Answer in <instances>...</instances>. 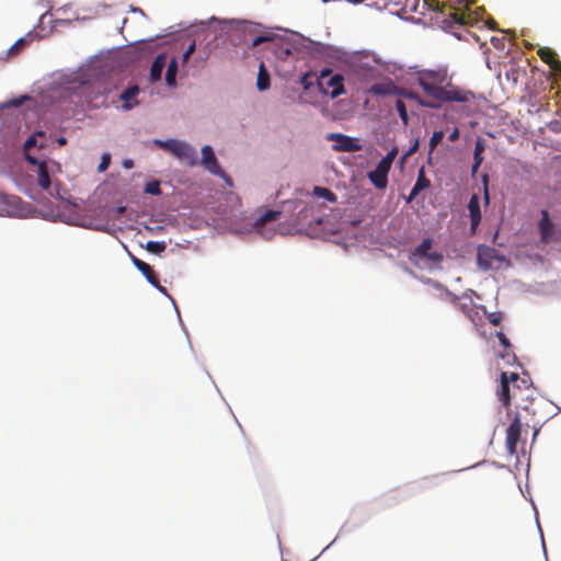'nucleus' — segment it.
Here are the masks:
<instances>
[{
  "label": "nucleus",
  "mask_w": 561,
  "mask_h": 561,
  "mask_svg": "<svg viewBox=\"0 0 561 561\" xmlns=\"http://www.w3.org/2000/svg\"><path fill=\"white\" fill-rule=\"evenodd\" d=\"M417 83L425 94L436 102H459L467 103L473 99V93L460 89L451 83L447 69L422 70L417 72Z\"/></svg>",
  "instance_id": "1"
},
{
  "label": "nucleus",
  "mask_w": 561,
  "mask_h": 561,
  "mask_svg": "<svg viewBox=\"0 0 561 561\" xmlns=\"http://www.w3.org/2000/svg\"><path fill=\"white\" fill-rule=\"evenodd\" d=\"M496 396L502 405L508 409L514 401L515 404L527 399H534L535 389L530 386L527 379L519 378L516 373L501 374V385L496 391Z\"/></svg>",
  "instance_id": "2"
},
{
  "label": "nucleus",
  "mask_w": 561,
  "mask_h": 561,
  "mask_svg": "<svg viewBox=\"0 0 561 561\" xmlns=\"http://www.w3.org/2000/svg\"><path fill=\"white\" fill-rule=\"evenodd\" d=\"M353 78L360 84V89L368 88L373 82L381 79L383 70L379 61L367 55L356 59L351 67Z\"/></svg>",
  "instance_id": "3"
},
{
  "label": "nucleus",
  "mask_w": 561,
  "mask_h": 561,
  "mask_svg": "<svg viewBox=\"0 0 561 561\" xmlns=\"http://www.w3.org/2000/svg\"><path fill=\"white\" fill-rule=\"evenodd\" d=\"M437 10L446 14L447 22L451 25H468L471 23V15L465 11L469 10V0H445L436 2Z\"/></svg>",
  "instance_id": "4"
},
{
  "label": "nucleus",
  "mask_w": 561,
  "mask_h": 561,
  "mask_svg": "<svg viewBox=\"0 0 561 561\" xmlns=\"http://www.w3.org/2000/svg\"><path fill=\"white\" fill-rule=\"evenodd\" d=\"M317 81L320 91L335 99L345 93L344 77L340 73H333L331 68H324L317 76Z\"/></svg>",
  "instance_id": "5"
},
{
  "label": "nucleus",
  "mask_w": 561,
  "mask_h": 561,
  "mask_svg": "<svg viewBox=\"0 0 561 561\" xmlns=\"http://www.w3.org/2000/svg\"><path fill=\"white\" fill-rule=\"evenodd\" d=\"M156 144L174 154L176 158L185 161L187 164L194 165L196 163V151L188 144L175 139L156 140Z\"/></svg>",
  "instance_id": "6"
},
{
  "label": "nucleus",
  "mask_w": 561,
  "mask_h": 561,
  "mask_svg": "<svg viewBox=\"0 0 561 561\" xmlns=\"http://www.w3.org/2000/svg\"><path fill=\"white\" fill-rule=\"evenodd\" d=\"M525 416L522 415L520 412H516L514 420L510 424V426L506 430V450L511 456L516 455L517 453V444L520 439V433H522V420Z\"/></svg>",
  "instance_id": "7"
},
{
  "label": "nucleus",
  "mask_w": 561,
  "mask_h": 561,
  "mask_svg": "<svg viewBox=\"0 0 561 561\" xmlns=\"http://www.w3.org/2000/svg\"><path fill=\"white\" fill-rule=\"evenodd\" d=\"M328 139L335 141V145H333L335 151L354 152L362 149L360 144L356 139L343 134H330Z\"/></svg>",
  "instance_id": "8"
},
{
  "label": "nucleus",
  "mask_w": 561,
  "mask_h": 561,
  "mask_svg": "<svg viewBox=\"0 0 561 561\" xmlns=\"http://www.w3.org/2000/svg\"><path fill=\"white\" fill-rule=\"evenodd\" d=\"M364 92L374 96L391 95L394 92V81L382 76L380 80L373 82L368 88H364Z\"/></svg>",
  "instance_id": "9"
},
{
  "label": "nucleus",
  "mask_w": 561,
  "mask_h": 561,
  "mask_svg": "<svg viewBox=\"0 0 561 561\" xmlns=\"http://www.w3.org/2000/svg\"><path fill=\"white\" fill-rule=\"evenodd\" d=\"M130 260L136 268L146 277L148 283L156 287L159 291L165 293V288L161 286L153 268L146 262L129 253Z\"/></svg>",
  "instance_id": "10"
},
{
  "label": "nucleus",
  "mask_w": 561,
  "mask_h": 561,
  "mask_svg": "<svg viewBox=\"0 0 561 561\" xmlns=\"http://www.w3.org/2000/svg\"><path fill=\"white\" fill-rule=\"evenodd\" d=\"M202 164L210 173L219 176H224L225 173L218 164L217 158L215 157L214 150L210 146L206 145L202 148Z\"/></svg>",
  "instance_id": "11"
},
{
  "label": "nucleus",
  "mask_w": 561,
  "mask_h": 561,
  "mask_svg": "<svg viewBox=\"0 0 561 561\" xmlns=\"http://www.w3.org/2000/svg\"><path fill=\"white\" fill-rule=\"evenodd\" d=\"M391 168L378 162L375 170L368 173L369 181L379 190H383L388 185V173Z\"/></svg>",
  "instance_id": "12"
},
{
  "label": "nucleus",
  "mask_w": 561,
  "mask_h": 561,
  "mask_svg": "<svg viewBox=\"0 0 561 561\" xmlns=\"http://www.w3.org/2000/svg\"><path fill=\"white\" fill-rule=\"evenodd\" d=\"M468 210L470 215V230L476 233L478 226L481 221L480 199L477 194H473L468 204Z\"/></svg>",
  "instance_id": "13"
},
{
  "label": "nucleus",
  "mask_w": 561,
  "mask_h": 561,
  "mask_svg": "<svg viewBox=\"0 0 561 561\" xmlns=\"http://www.w3.org/2000/svg\"><path fill=\"white\" fill-rule=\"evenodd\" d=\"M496 257V250L488 245H479L477 250L478 265L483 270L492 266L493 260Z\"/></svg>",
  "instance_id": "14"
},
{
  "label": "nucleus",
  "mask_w": 561,
  "mask_h": 561,
  "mask_svg": "<svg viewBox=\"0 0 561 561\" xmlns=\"http://www.w3.org/2000/svg\"><path fill=\"white\" fill-rule=\"evenodd\" d=\"M554 225L550 220L549 213L547 210L541 211V219L539 221L540 240L543 243H549L553 240Z\"/></svg>",
  "instance_id": "15"
},
{
  "label": "nucleus",
  "mask_w": 561,
  "mask_h": 561,
  "mask_svg": "<svg viewBox=\"0 0 561 561\" xmlns=\"http://www.w3.org/2000/svg\"><path fill=\"white\" fill-rule=\"evenodd\" d=\"M32 164H37V183L43 190H48L51 185L49 172L45 162H37L35 158L28 157Z\"/></svg>",
  "instance_id": "16"
},
{
  "label": "nucleus",
  "mask_w": 561,
  "mask_h": 561,
  "mask_svg": "<svg viewBox=\"0 0 561 561\" xmlns=\"http://www.w3.org/2000/svg\"><path fill=\"white\" fill-rule=\"evenodd\" d=\"M431 181L425 176L423 169L420 170L415 184L413 185L408 198L407 203H411L421 191L430 187Z\"/></svg>",
  "instance_id": "17"
},
{
  "label": "nucleus",
  "mask_w": 561,
  "mask_h": 561,
  "mask_svg": "<svg viewBox=\"0 0 561 561\" xmlns=\"http://www.w3.org/2000/svg\"><path fill=\"white\" fill-rule=\"evenodd\" d=\"M167 64V55L164 53L159 54L153 60L150 69L151 81H158L161 79L163 68Z\"/></svg>",
  "instance_id": "18"
},
{
  "label": "nucleus",
  "mask_w": 561,
  "mask_h": 561,
  "mask_svg": "<svg viewBox=\"0 0 561 561\" xmlns=\"http://www.w3.org/2000/svg\"><path fill=\"white\" fill-rule=\"evenodd\" d=\"M280 210L267 209L255 219L253 228L255 230H259L263 228L267 222L277 220L280 217Z\"/></svg>",
  "instance_id": "19"
},
{
  "label": "nucleus",
  "mask_w": 561,
  "mask_h": 561,
  "mask_svg": "<svg viewBox=\"0 0 561 561\" xmlns=\"http://www.w3.org/2000/svg\"><path fill=\"white\" fill-rule=\"evenodd\" d=\"M271 85L270 73L266 70L263 62L260 64L257 78H256V88L259 91H265Z\"/></svg>",
  "instance_id": "20"
},
{
  "label": "nucleus",
  "mask_w": 561,
  "mask_h": 561,
  "mask_svg": "<svg viewBox=\"0 0 561 561\" xmlns=\"http://www.w3.org/2000/svg\"><path fill=\"white\" fill-rule=\"evenodd\" d=\"M484 149H485L484 141L482 139H478L476 141L474 151H473L474 163H473L472 170H471L472 174H474L478 171L479 167L481 165V163L483 161Z\"/></svg>",
  "instance_id": "21"
},
{
  "label": "nucleus",
  "mask_w": 561,
  "mask_h": 561,
  "mask_svg": "<svg viewBox=\"0 0 561 561\" xmlns=\"http://www.w3.org/2000/svg\"><path fill=\"white\" fill-rule=\"evenodd\" d=\"M138 93L139 88L137 85L129 87L122 93L121 99L125 102L123 105L125 110H130L137 104V101H134V103H130V101L134 100Z\"/></svg>",
  "instance_id": "22"
},
{
  "label": "nucleus",
  "mask_w": 561,
  "mask_h": 561,
  "mask_svg": "<svg viewBox=\"0 0 561 561\" xmlns=\"http://www.w3.org/2000/svg\"><path fill=\"white\" fill-rule=\"evenodd\" d=\"M33 38L34 35L32 33H28L24 37H21L11 46V48L8 50V54L11 56L18 55L33 41Z\"/></svg>",
  "instance_id": "23"
},
{
  "label": "nucleus",
  "mask_w": 561,
  "mask_h": 561,
  "mask_svg": "<svg viewBox=\"0 0 561 561\" xmlns=\"http://www.w3.org/2000/svg\"><path fill=\"white\" fill-rule=\"evenodd\" d=\"M178 73V60L176 58H172L169 62L167 72H165V81L168 85H174L175 84V77Z\"/></svg>",
  "instance_id": "24"
},
{
  "label": "nucleus",
  "mask_w": 561,
  "mask_h": 561,
  "mask_svg": "<svg viewBox=\"0 0 561 561\" xmlns=\"http://www.w3.org/2000/svg\"><path fill=\"white\" fill-rule=\"evenodd\" d=\"M432 244H433V240L431 238H426L424 239L414 250H413V255H416V256H420V257H425L431 248H432Z\"/></svg>",
  "instance_id": "25"
},
{
  "label": "nucleus",
  "mask_w": 561,
  "mask_h": 561,
  "mask_svg": "<svg viewBox=\"0 0 561 561\" xmlns=\"http://www.w3.org/2000/svg\"><path fill=\"white\" fill-rule=\"evenodd\" d=\"M534 399H527V401H520L519 403L516 404V409H517V412H520L523 414V412H526L533 416L536 415V409L534 408Z\"/></svg>",
  "instance_id": "26"
},
{
  "label": "nucleus",
  "mask_w": 561,
  "mask_h": 561,
  "mask_svg": "<svg viewBox=\"0 0 561 561\" xmlns=\"http://www.w3.org/2000/svg\"><path fill=\"white\" fill-rule=\"evenodd\" d=\"M313 194L316 196H318V197H323V198H325L329 202H335L336 201L335 194L331 190H329L327 187L314 186Z\"/></svg>",
  "instance_id": "27"
},
{
  "label": "nucleus",
  "mask_w": 561,
  "mask_h": 561,
  "mask_svg": "<svg viewBox=\"0 0 561 561\" xmlns=\"http://www.w3.org/2000/svg\"><path fill=\"white\" fill-rule=\"evenodd\" d=\"M167 248L165 242L163 241H148L146 244V250L150 253L160 254Z\"/></svg>",
  "instance_id": "28"
},
{
  "label": "nucleus",
  "mask_w": 561,
  "mask_h": 561,
  "mask_svg": "<svg viewBox=\"0 0 561 561\" xmlns=\"http://www.w3.org/2000/svg\"><path fill=\"white\" fill-rule=\"evenodd\" d=\"M537 53L541 60L548 65L557 57V54L549 47H541Z\"/></svg>",
  "instance_id": "29"
},
{
  "label": "nucleus",
  "mask_w": 561,
  "mask_h": 561,
  "mask_svg": "<svg viewBox=\"0 0 561 561\" xmlns=\"http://www.w3.org/2000/svg\"><path fill=\"white\" fill-rule=\"evenodd\" d=\"M405 99H409V100H413V101H416L419 104H421L422 106H426V107H436L437 104L436 102H433V101H423L420 95L413 91H410L408 90V93H407V98Z\"/></svg>",
  "instance_id": "30"
},
{
  "label": "nucleus",
  "mask_w": 561,
  "mask_h": 561,
  "mask_svg": "<svg viewBox=\"0 0 561 561\" xmlns=\"http://www.w3.org/2000/svg\"><path fill=\"white\" fill-rule=\"evenodd\" d=\"M396 108L398 111V114H399L401 121L403 122L404 125H407L409 122V116H408V111H407L404 102L402 100H397Z\"/></svg>",
  "instance_id": "31"
},
{
  "label": "nucleus",
  "mask_w": 561,
  "mask_h": 561,
  "mask_svg": "<svg viewBox=\"0 0 561 561\" xmlns=\"http://www.w3.org/2000/svg\"><path fill=\"white\" fill-rule=\"evenodd\" d=\"M520 70L515 65H512L505 72L507 80H511L514 84L518 82Z\"/></svg>",
  "instance_id": "32"
},
{
  "label": "nucleus",
  "mask_w": 561,
  "mask_h": 561,
  "mask_svg": "<svg viewBox=\"0 0 561 561\" xmlns=\"http://www.w3.org/2000/svg\"><path fill=\"white\" fill-rule=\"evenodd\" d=\"M443 138H444L443 130L433 133V135L430 139V152L434 151V149L438 146V144L443 140Z\"/></svg>",
  "instance_id": "33"
},
{
  "label": "nucleus",
  "mask_w": 561,
  "mask_h": 561,
  "mask_svg": "<svg viewBox=\"0 0 561 561\" xmlns=\"http://www.w3.org/2000/svg\"><path fill=\"white\" fill-rule=\"evenodd\" d=\"M145 193L159 195L161 193L159 181H150L145 186Z\"/></svg>",
  "instance_id": "34"
},
{
  "label": "nucleus",
  "mask_w": 561,
  "mask_h": 561,
  "mask_svg": "<svg viewBox=\"0 0 561 561\" xmlns=\"http://www.w3.org/2000/svg\"><path fill=\"white\" fill-rule=\"evenodd\" d=\"M397 153H398V150L396 148H393L379 162L387 165L388 168H391L393 160L397 157Z\"/></svg>",
  "instance_id": "35"
},
{
  "label": "nucleus",
  "mask_w": 561,
  "mask_h": 561,
  "mask_svg": "<svg viewBox=\"0 0 561 561\" xmlns=\"http://www.w3.org/2000/svg\"><path fill=\"white\" fill-rule=\"evenodd\" d=\"M110 162H111V154L110 153H104L102 156V160L98 167V171L99 172H104L108 165H110Z\"/></svg>",
  "instance_id": "36"
},
{
  "label": "nucleus",
  "mask_w": 561,
  "mask_h": 561,
  "mask_svg": "<svg viewBox=\"0 0 561 561\" xmlns=\"http://www.w3.org/2000/svg\"><path fill=\"white\" fill-rule=\"evenodd\" d=\"M503 317L501 312H491L488 314V320L493 325H499L502 321Z\"/></svg>",
  "instance_id": "37"
},
{
  "label": "nucleus",
  "mask_w": 561,
  "mask_h": 561,
  "mask_svg": "<svg viewBox=\"0 0 561 561\" xmlns=\"http://www.w3.org/2000/svg\"><path fill=\"white\" fill-rule=\"evenodd\" d=\"M443 254L439 253V252H428V254L425 256V259L434 262V263H439L443 261Z\"/></svg>",
  "instance_id": "38"
},
{
  "label": "nucleus",
  "mask_w": 561,
  "mask_h": 561,
  "mask_svg": "<svg viewBox=\"0 0 561 561\" xmlns=\"http://www.w3.org/2000/svg\"><path fill=\"white\" fill-rule=\"evenodd\" d=\"M549 67L558 75H561V61L557 57L549 64Z\"/></svg>",
  "instance_id": "39"
},
{
  "label": "nucleus",
  "mask_w": 561,
  "mask_h": 561,
  "mask_svg": "<svg viewBox=\"0 0 561 561\" xmlns=\"http://www.w3.org/2000/svg\"><path fill=\"white\" fill-rule=\"evenodd\" d=\"M408 89L400 88L394 83V92L391 95L407 98Z\"/></svg>",
  "instance_id": "40"
},
{
  "label": "nucleus",
  "mask_w": 561,
  "mask_h": 561,
  "mask_svg": "<svg viewBox=\"0 0 561 561\" xmlns=\"http://www.w3.org/2000/svg\"><path fill=\"white\" fill-rule=\"evenodd\" d=\"M496 336L500 341V343L504 346V347H510L511 346V343L508 341V339L506 337V335L503 333V332H497L496 333Z\"/></svg>",
  "instance_id": "41"
},
{
  "label": "nucleus",
  "mask_w": 561,
  "mask_h": 561,
  "mask_svg": "<svg viewBox=\"0 0 561 561\" xmlns=\"http://www.w3.org/2000/svg\"><path fill=\"white\" fill-rule=\"evenodd\" d=\"M458 138H459V130H458V128H455V129L450 133V135L448 136V140H449V141H451V142H454V141H456Z\"/></svg>",
  "instance_id": "42"
},
{
  "label": "nucleus",
  "mask_w": 561,
  "mask_h": 561,
  "mask_svg": "<svg viewBox=\"0 0 561 561\" xmlns=\"http://www.w3.org/2000/svg\"><path fill=\"white\" fill-rule=\"evenodd\" d=\"M419 149V139H415L414 144L411 146V148L408 150L407 156H411L415 153Z\"/></svg>",
  "instance_id": "43"
},
{
  "label": "nucleus",
  "mask_w": 561,
  "mask_h": 561,
  "mask_svg": "<svg viewBox=\"0 0 561 561\" xmlns=\"http://www.w3.org/2000/svg\"><path fill=\"white\" fill-rule=\"evenodd\" d=\"M266 38L263 37V36H255L252 41V46H259L260 44H262L263 42H265Z\"/></svg>",
  "instance_id": "44"
},
{
  "label": "nucleus",
  "mask_w": 561,
  "mask_h": 561,
  "mask_svg": "<svg viewBox=\"0 0 561 561\" xmlns=\"http://www.w3.org/2000/svg\"><path fill=\"white\" fill-rule=\"evenodd\" d=\"M310 76H312V73H311V72H308V73H306V75L302 77V79H301V83H302V85H304V88H305V89H308V88L310 87V83L308 82V78H309Z\"/></svg>",
  "instance_id": "45"
},
{
  "label": "nucleus",
  "mask_w": 561,
  "mask_h": 561,
  "mask_svg": "<svg viewBox=\"0 0 561 561\" xmlns=\"http://www.w3.org/2000/svg\"><path fill=\"white\" fill-rule=\"evenodd\" d=\"M195 49H196V45H195V42L193 41V42L188 45V47L185 49V51H186L187 54L192 55V54L195 51Z\"/></svg>",
  "instance_id": "46"
},
{
  "label": "nucleus",
  "mask_w": 561,
  "mask_h": 561,
  "mask_svg": "<svg viewBox=\"0 0 561 561\" xmlns=\"http://www.w3.org/2000/svg\"><path fill=\"white\" fill-rule=\"evenodd\" d=\"M34 144H35V139H34V137L32 136V137H30V138L26 140V142H25V147H31V146H33Z\"/></svg>",
  "instance_id": "47"
},
{
  "label": "nucleus",
  "mask_w": 561,
  "mask_h": 561,
  "mask_svg": "<svg viewBox=\"0 0 561 561\" xmlns=\"http://www.w3.org/2000/svg\"><path fill=\"white\" fill-rule=\"evenodd\" d=\"M192 55L187 54L186 51L183 53L182 55V61L183 62H187V60L190 59Z\"/></svg>",
  "instance_id": "48"
},
{
  "label": "nucleus",
  "mask_w": 561,
  "mask_h": 561,
  "mask_svg": "<svg viewBox=\"0 0 561 561\" xmlns=\"http://www.w3.org/2000/svg\"><path fill=\"white\" fill-rule=\"evenodd\" d=\"M484 201L485 203L488 204L489 201H490V197H489V191H488V187L485 186V190H484Z\"/></svg>",
  "instance_id": "49"
},
{
  "label": "nucleus",
  "mask_w": 561,
  "mask_h": 561,
  "mask_svg": "<svg viewBox=\"0 0 561 561\" xmlns=\"http://www.w3.org/2000/svg\"><path fill=\"white\" fill-rule=\"evenodd\" d=\"M491 42H492V44H493L495 47H499V44L501 43V39H499V38H494V37H493Z\"/></svg>",
  "instance_id": "50"
},
{
  "label": "nucleus",
  "mask_w": 561,
  "mask_h": 561,
  "mask_svg": "<svg viewBox=\"0 0 561 561\" xmlns=\"http://www.w3.org/2000/svg\"><path fill=\"white\" fill-rule=\"evenodd\" d=\"M66 141H67V140H66V138H65V137H60V138H58V140H57V142H58L60 146L65 145V144H66Z\"/></svg>",
  "instance_id": "51"
},
{
  "label": "nucleus",
  "mask_w": 561,
  "mask_h": 561,
  "mask_svg": "<svg viewBox=\"0 0 561 561\" xmlns=\"http://www.w3.org/2000/svg\"><path fill=\"white\" fill-rule=\"evenodd\" d=\"M22 103H23V100H19V101H14V102H13V104H14L15 106L21 105Z\"/></svg>",
  "instance_id": "52"
},
{
  "label": "nucleus",
  "mask_w": 561,
  "mask_h": 561,
  "mask_svg": "<svg viewBox=\"0 0 561 561\" xmlns=\"http://www.w3.org/2000/svg\"><path fill=\"white\" fill-rule=\"evenodd\" d=\"M425 283H427V284L432 283V284L437 285V283H436V282H434V280H432V279H430V278H428V279H426V280H425Z\"/></svg>",
  "instance_id": "53"
}]
</instances>
